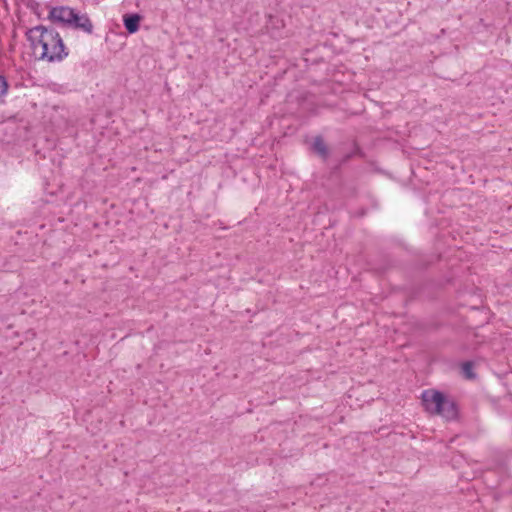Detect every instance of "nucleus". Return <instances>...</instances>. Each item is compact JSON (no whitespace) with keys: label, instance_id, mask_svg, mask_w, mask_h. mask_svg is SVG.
I'll list each match as a JSON object with an SVG mask.
<instances>
[{"label":"nucleus","instance_id":"8","mask_svg":"<svg viewBox=\"0 0 512 512\" xmlns=\"http://www.w3.org/2000/svg\"><path fill=\"white\" fill-rule=\"evenodd\" d=\"M462 371H463L464 375L466 376V378H468V379L474 378V374L472 373V363L471 362H465L462 365Z\"/></svg>","mask_w":512,"mask_h":512},{"label":"nucleus","instance_id":"1","mask_svg":"<svg viewBox=\"0 0 512 512\" xmlns=\"http://www.w3.org/2000/svg\"><path fill=\"white\" fill-rule=\"evenodd\" d=\"M34 54L48 62L60 61L68 55L59 33L53 29L37 26L29 30Z\"/></svg>","mask_w":512,"mask_h":512},{"label":"nucleus","instance_id":"3","mask_svg":"<svg viewBox=\"0 0 512 512\" xmlns=\"http://www.w3.org/2000/svg\"><path fill=\"white\" fill-rule=\"evenodd\" d=\"M75 10L69 7H55L50 10L49 17L54 22H60L70 25L74 17Z\"/></svg>","mask_w":512,"mask_h":512},{"label":"nucleus","instance_id":"6","mask_svg":"<svg viewBox=\"0 0 512 512\" xmlns=\"http://www.w3.org/2000/svg\"><path fill=\"white\" fill-rule=\"evenodd\" d=\"M313 150L322 158H326L328 150L326 144L321 137H316L313 143Z\"/></svg>","mask_w":512,"mask_h":512},{"label":"nucleus","instance_id":"2","mask_svg":"<svg viewBox=\"0 0 512 512\" xmlns=\"http://www.w3.org/2000/svg\"><path fill=\"white\" fill-rule=\"evenodd\" d=\"M422 401L425 410L431 414L440 415L447 420L455 419L457 416L455 403L438 391H424L422 393Z\"/></svg>","mask_w":512,"mask_h":512},{"label":"nucleus","instance_id":"5","mask_svg":"<svg viewBox=\"0 0 512 512\" xmlns=\"http://www.w3.org/2000/svg\"><path fill=\"white\" fill-rule=\"evenodd\" d=\"M141 17L138 14L124 16V26L129 33H135L139 29Z\"/></svg>","mask_w":512,"mask_h":512},{"label":"nucleus","instance_id":"4","mask_svg":"<svg viewBox=\"0 0 512 512\" xmlns=\"http://www.w3.org/2000/svg\"><path fill=\"white\" fill-rule=\"evenodd\" d=\"M70 26L82 29L87 33H91L93 30V25L87 15H80L76 12L74 13Z\"/></svg>","mask_w":512,"mask_h":512},{"label":"nucleus","instance_id":"7","mask_svg":"<svg viewBox=\"0 0 512 512\" xmlns=\"http://www.w3.org/2000/svg\"><path fill=\"white\" fill-rule=\"evenodd\" d=\"M8 82L5 77L0 75V104L4 103V98L8 92Z\"/></svg>","mask_w":512,"mask_h":512}]
</instances>
